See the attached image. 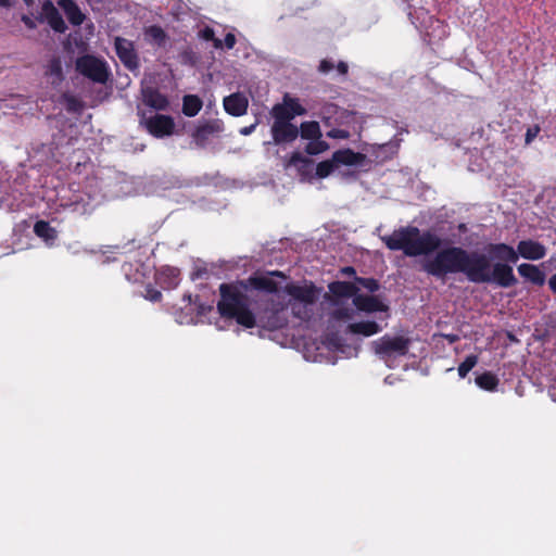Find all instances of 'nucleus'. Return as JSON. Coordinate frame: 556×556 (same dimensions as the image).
<instances>
[{"mask_svg":"<svg viewBox=\"0 0 556 556\" xmlns=\"http://www.w3.org/2000/svg\"><path fill=\"white\" fill-rule=\"evenodd\" d=\"M160 281L163 288H176L180 281V270L172 266L163 267L160 271Z\"/></svg>","mask_w":556,"mask_h":556,"instance_id":"nucleus-22","label":"nucleus"},{"mask_svg":"<svg viewBox=\"0 0 556 556\" xmlns=\"http://www.w3.org/2000/svg\"><path fill=\"white\" fill-rule=\"evenodd\" d=\"M488 251L494 258L504 261L507 264L517 263L519 257L539 261L545 257L547 252L543 243L532 239L520 240L517 244V250L507 243H490Z\"/></svg>","mask_w":556,"mask_h":556,"instance_id":"nucleus-4","label":"nucleus"},{"mask_svg":"<svg viewBox=\"0 0 556 556\" xmlns=\"http://www.w3.org/2000/svg\"><path fill=\"white\" fill-rule=\"evenodd\" d=\"M329 291L336 298H352L358 295V287L350 281H333L328 286Z\"/></svg>","mask_w":556,"mask_h":556,"instance_id":"nucleus-17","label":"nucleus"},{"mask_svg":"<svg viewBox=\"0 0 556 556\" xmlns=\"http://www.w3.org/2000/svg\"><path fill=\"white\" fill-rule=\"evenodd\" d=\"M336 68L334 62L331 59H323L318 65V72L320 74H328Z\"/></svg>","mask_w":556,"mask_h":556,"instance_id":"nucleus-40","label":"nucleus"},{"mask_svg":"<svg viewBox=\"0 0 556 556\" xmlns=\"http://www.w3.org/2000/svg\"><path fill=\"white\" fill-rule=\"evenodd\" d=\"M142 101L143 103L155 110V111H166L169 108L168 98L163 94L157 88L154 87H146L142 88Z\"/></svg>","mask_w":556,"mask_h":556,"instance_id":"nucleus-11","label":"nucleus"},{"mask_svg":"<svg viewBox=\"0 0 556 556\" xmlns=\"http://www.w3.org/2000/svg\"><path fill=\"white\" fill-rule=\"evenodd\" d=\"M255 127H256V124L243 127V128H241L240 134L248 136V135L252 134V131L255 129Z\"/></svg>","mask_w":556,"mask_h":556,"instance_id":"nucleus-49","label":"nucleus"},{"mask_svg":"<svg viewBox=\"0 0 556 556\" xmlns=\"http://www.w3.org/2000/svg\"><path fill=\"white\" fill-rule=\"evenodd\" d=\"M203 106L201 98L197 94H186L182 98V113L188 117L198 115Z\"/></svg>","mask_w":556,"mask_h":556,"instance_id":"nucleus-24","label":"nucleus"},{"mask_svg":"<svg viewBox=\"0 0 556 556\" xmlns=\"http://www.w3.org/2000/svg\"><path fill=\"white\" fill-rule=\"evenodd\" d=\"M64 8L66 17L74 26H79L85 20L84 13L77 5V2H56Z\"/></svg>","mask_w":556,"mask_h":556,"instance_id":"nucleus-25","label":"nucleus"},{"mask_svg":"<svg viewBox=\"0 0 556 556\" xmlns=\"http://www.w3.org/2000/svg\"><path fill=\"white\" fill-rule=\"evenodd\" d=\"M478 356L477 355H468L464 362H462L458 366V376L460 378H465L468 372L477 365Z\"/></svg>","mask_w":556,"mask_h":556,"instance_id":"nucleus-33","label":"nucleus"},{"mask_svg":"<svg viewBox=\"0 0 556 556\" xmlns=\"http://www.w3.org/2000/svg\"><path fill=\"white\" fill-rule=\"evenodd\" d=\"M381 240L389 250L402 251L408 257L435 252L432 258L424 262L422 269L437 279L465 273L467 250L456 245L441 249L442 239L431 230L421 231L416 226H402L391 235L383 236Z\"/></svg>","mask_w":556,"mask_h":556,"instance_id":"nucleus-1","label":"nucleus"},{"mask_svg":"<svg viewBox=\"0 0 556 556\" xmlns=\"http://www.w3.org/2000/svg\"><path fill=\"white\" fill-rule=\"evenodd\" d=\"M427 13L421 17L419 15L418 9L413 8L412 5L408 7V16L410 17L412 22L414 24L419 23L420 26H424L427 23Z\"/></svg>","mask_w":556,"mask_h":556,"instance_id":"nucleus-38","label":"nucleus"},{"mask_svg":"<svg viewBox=\"0 0 556 556\" xmlns=\"http://www.w3.org/2000/svg\"><path fill=\"white\" fill-rule=\"evenodd\" d=\"M271 136L276 144L290 143L299 137V128L292 123L274 122Z\"/></svg>","mask_w":556,"mask_h":556,"instance_id":"nucleus-10","label":"nucleus"},{"mask_svg":"<svg viewBox=\"0 0 556 556\" xmlns=\"http://www.w3.org/2000/svg\"><path fill=\"white\" fill-rule=\"evenodd\" d=\"M114 46L118 59L126 68L135 71L139 67L138 55L131 41L122 37H116Z\"/></svg>","mask_w":556,"mask_h":556,"instance_id":"nucleus-9","label":"nucleus"},{"mask_svg":"<svg viewBox=\"0 0 556 556\" xmlns=\"http://www.w3.org/2000/svg\"><path fill=\"white\" fill-rule=\"evenodd\" d=\"M549 290L556 294V274L552 275L548 279Z\"/></svg>","mask_w":556,"mask_h":556,"instance_id":"nucleus-48","label":"nucleus"},{"mask_svg":"<svg viewBox=\"0 0 556 556\" xmlns=\"http://www.w3.org/2000/svg\"><path fill=\"white\" fill-rule=\"evenodd\" d=\"M355 282L369 292H376L380 289V283L375 278L355 277Z\"/></svg>","mask_w":556,"mask_h":556,"instance_id":"nucleus-36","label":"nucleus"},{"mask_svg":"<svg viewBox=\"0 0 556 556\" xmlns=\"http://www.w3.org/2000/svg\"><path fill=\"white\" fill-rule=\"evenodd\" d=\"M507 337L510 341H518L511 332H508Z\"/></svg>","mask_w":556,"mask_h":556,"instance_id":"nucleus-54","label":"nucleus"},{"mask_svg":"<svg viewBox=\"0 0 556 556\" xmlns=\"http://www.w3.org/2000/svg\"><path fill=\"white\" fill-rule=\"evenodd\" d=\"M46 75L51 79L53 86H59L64 80L63 67L61 59L53 56L47 67Z\"/></svg>","mask_w":556,"mask_h":556,"instance_id":"nucleus-23","label":"nucleus"},{"mask_svg":"<svg viewBox=\"0 0 556 556\" xmlns=\"http://www.w3.org/2000/svg\"><path fill=\"white\" fill-rule=\"evenodd\" d=\"M249 102L240 92L232 93L224 99L225 111L232 116H242L247 113Z\"/></svg>","mask_w":556,"mask_h":556,"instance_id":"nucleus-14","label":"nucleus"},{"mask_svg":"<svg viewBox=\"0 0 556 556\" xmlns=\"http://www.w3.org/2000/svg\"><path fill=\"white\" fill-rule=\"evenodd\" d=\"M348 331L353 334H363L365 337L374 336L381 331V327L374 320L353 323L348 326Z\"/></svg>","mask_w":556,"mask_h":556,"instance_id":"nucleus-20","label":"nucleus"},{"mask_svg":"<svg viewBox=\"0 0 556 556\" xmlns=\"http://www.w3.org/2000/svg\"><path fill=\"white\" fill-rule=\"evenodd\" d=\"M182 301L186 302L187 304H191L193 302L192 294L191 293L184 294Z\"/></svg>","mask_w":556,"mask_h":556,"instance_id":"nucleus-50","label":"nucleus"},{"mask_svg":"<svg viewBox=\"0 0 556 556\" xmlns=\"http://www.w3.org/2000/svg\"><path fill=\"white\" fill-rule=\"evenodd\" d=\"M140 126L155 138H164L174 134L175 121L170 115L155 114L147 116L144 111H138Z\"/></svg>","mask_w":556,"mask_h":556,"instance_id":"nucleus-7","label":"nucleus"},{"mask_svg":"<svg viewBox=\"0 0 556 556\" xmlns=\"http://www.w3.org/2000/svg\"><path fill=\"white\" fill-rule=\"evenodd\" d=\"M34 232L46 242H53L58 238L56 230L46 220L36 222Z\"/></svg>","mask_w":556,"mask_h":556,"instance_id":"nucleus-26","label":"nucleus"},{"mask_svg":"<svg viewBox=\"0 0 556 556\" xmlns=\"http://www.w3.org/2000/svg\"><path fill=\"white\" fill-rule=\"evenodd\" d=\"M286 166L295 167L302 179H308L313 175L314 161L295 151L290 155Z\"/></svg>","mask_w":556,"mask_h":556,"instance_id":"nucleus-13","label":"nucleus"},{"mask_svg":"<svg viewBox=\"0 0 556 556\" xmlns=\"http://www.w3.org/2000/svg\"><path fill=\"white\" fill-rule=\"evenodd\" d=\"M465 277L472 283H495L501 288H510L518 283L513 267L504 261L491 265L485 254L468 251Z\"/></svg>","mask_w":556,"mask_h":556,"instance_id":"nucleus-2","label":"nucleus"},{"mask_svg":"<svg viewBox=\"0 0 556 556\" xmlns=\"http://www.w3.org/2000/svg\"><path fill=\"white\" fill-rule=\"evenodd\" d=\"M235 45H236L235 35L231 33L226 34L224 41H223V46H225L227 49L230 50L235 47Z\"/></svg>","mask_w":556,"mask_h":556,"instance_id":"nucleus-44","label":"nucleus"},{"mask_svg":"<svg viewBox=\"0 0 556 556\" xmlns=\"http://www.w3.org/2000/svg\"><path fill=\"white\" fill-rule=\"evenodd\" d=\"M463 228H465V225L460 224L459 229H463Z\"/></svg>","mask_w":556,"mask_h":556,"instance_id":"nucleus-56","label":"nucleus"},{"mask_svg":"<svg viewBox=\"0 0 556 556\" xmlns=\"http://www.w3.org/2000/svg\"><path fill=\"white\" fill-rule=\"evenodd\" d=\"M283 103L288 106L289 112L292 114V117L302 116L306 114V110L301 105L296 98H291L288 94L283 98Z\"/></svg>","mask_w":556,"mask_h":556,"instance_id":"nucleus-30","label":"nucleus"},{"mask_svg":"<svg viewBox=\"0 0 556 556\" xmlns=\"http://www.w3.org/2000/svg\"><path fill=\"white\" fill-rule=\"evenodd\" d=\"M299 135L307 140L319 139L321 138L320 126L315 121L303 122L299 128Z\"/></svg>","mask_w":556,"mask_h":556,"instance_id":"nucleus-28","label":"nucleus"},{"mask_svg":"<svg viewBox=\"0 0 556 556\" xmlns=\"http://www.w3.org/2000/svg\"><path fill=\"white\" fill-rule=\"evenodd\" d=\"M12 3H13V2H7V1H3V2H0V5L5 7V8H9V7H11V4H12Z\"/></svg>","mask_w":556,"mask_h":556,"instance_id":"nucleus-55","label":"nucleus"},{"mask_svg":"<svg viewBox=\"0 0 556 556\" xmlns=\"http://www.w3.org/2000/svg\"><path fill=\"white\" fill-rule=\"evenodd\" d=\"M332 317L336 320H348L353 317V311L349 307H339L332 312Z\"/></svg>","mask_w":556,"mask_h":556,"instance_id":"nucleus-37","label":"nucleus"},{"mask_svg":"<svg viewBox=\"0 0 556 556\" xmlns=\"http://www.w3.org/2000/svg\"><path fill=\"white\" fill-rule=\"evenodd\" d=\"M334 167L336 162L332 159L321 161L317 164L315 174L318 178H326L334 170Z\"/></svg>","mask_w":556,"mask_h":556,"instance_id":"nucleus-34","label":"nucleus"},{"mask_svg":"<svg viewBox=\"0 0 556 556\" xmlns=\"http://www.w3.org/2000/svg\"><path fill=\"white\" fill-rule=\"evenodd\" d=\"M76 103H77L76 99L72 97V98L68 100V106H70V109H74V105H75Z\"/></svg>","mask_w":556,"mask_h":556,"instance_id":"nucleus-53","label":"nucleus"},{"mask_svg":"<svg viewBox=\"0 0 556 556\" xmlns=\"http://www.w3.org/2000/svg\"><path fill=\"white\" fill-rule=\"evenodd\" d=\"M146 35L156 42L159 46H163L166 40V33L161 26L152 25L146 29Z\"/></svg>","mask_w":556,"mask_h":556,"instance_id":"nucleus-31","label":"nucleus"},{"mask_svg":"<svg viewBox=\"0 0 556 556\" xmlns=\"http://www.w3.org/2000/svg\"><path fill=\"white\" fill-rule=\"evenodd\" d=\"M248 282L255 290L265 291L267 293L278 292V283L269 276H251Z\"/></svg>","mask_w":556,"mask_h":556,"instance_id":"nucleus-19","label":"nucleus"},{"mask_svg":"<svg viewBox=\"0 0 556 556\" xmlns=\"http://www.w3.org/2000/svg\"><path fill=\"white\" fill-rule=\"evenodd\" d=\"M42 10L48 13L49 25L58 33L66 29L65 22L58 10L53 7V2H42Z\"/></svg>","mask_w":556,"mask_h":556,"instance_id":"nucleus-21","label":"nucleus"},{"mask_svg":"<svg viewBox=\"0 0 556 556\" xmlns=\"http://www.w3.org/2000/svg\"><path fill=\"white\" fill-rule=\"evenodd\" d=\"M247 285L222 283L219 286L220 299L217 302V311L224 318L235 319L240 326L253 328L256 325L255 315L250 309V299L247 295Z\"/></svg>","mask_w":556,"mask_h":556,"instance_id":"nucleus-3","label":"nucleus"},{"mask_svg":"<svg viewBox=\"0 0 556 556\" xmlns=\"http://www.w3.org/2000/svg\"><path fill=\"white\" fill-rule=\"evenodd\" d=\"M518 274L534 286L542 287L546 281V275L539 266L530 263H522L517 268Z\"/></svg>","mask_w":556,"mask_h":556,"instance_id":"nucleus-16","label":"nucleus"},{"mask_svg":"<svg viewBox=\"0 0 556 556\" xmlns=\"http://www.w3.org/2000/svg\"><path fill=\"white\" fill-rule=\"evenodd\" d=\"M37 20H38L39 22H42V17H41V16H40V17H37V18H33V17H30V16H28V15H25V14H24V15H22V22H23V23L25 24V26H26L27 28H29V29H34V28H36V26H37V25H36V21H37Z\"/></svg>","mask_w":556,"mask_h":556,"instance_id":"nucleus-42","label":"nucleus"},{"mask_svg":"<svg viewBox=\"0 0 556 556\" xmlns=\"http://www.w3.org/2000/svg\"><path fill=\"white\" fill-rule=\"evenodd\" d=\"M442 337L450 343H456L459 341V336L456 333H443Z\"/></svg>","mask_w":556,"mask_h":556,"instance_id":"nucleus-46","label":"nucleus"},{"mask_svg":"<svg viewBox=\"0 0 556 556\" xmlns=\"http://www.w3.org/2000/svg\"><path fill=\"white\" fill-rule=\"evenodd\" d=\"M412 339L407 336L384 334L372 342L375 354L386 363L391 358L404 357L408 354Z\"/></svg>","mask_w":556,"mask_h":556,"instance_id":"nucleus-5","label":"nucleus"},{"mask_svg":"<svg viewBox=\"0 0 556 556\" xmlns=\"http://www.w3.org/2000/svg\"><path fill=\"white\" fill-rule=\"evenodd\" d=\"M271 276H276V277H281V278H285V274L280 270H274L271 273H269Z\"/></svg>","mask_w":556,"mask_h":556,"instance_id":"nucleus-52","label":"nucleus"},{"mask_svg":"<svg viewBox=\"0 0 556 556\" xmlns=\"http://www.w3.org/2000/svg\"><path fill=\"white\" fill-rule=\"evenodd\" d=\"M144 298L151 302H160L162 300V293L152 286H148Z\"/></svg>","mask_w":556,"mask_h":556,"instance_id":"nucleus-39","label":"nucleus"},{"mask_svg":"<svg viewBox=\"0 0 556 556\" xmlns=\"http://www.w3.org/2000/svg\"><path fill=\"white\" fill-rule=\"evenodd\" d=\"M75 68L79 74L97 84H105L111 75L108 63L92 54L78 56Z\"/></svg>","mask_w":556,"mask_h":556,"instance_id":"nucleus-6","label":"nucleus"},{"mask_svg":"<svg viewBox=\"0 0 556 556\" xmlns=\"http://www.w3.org/2000/svg\"><path fill=\"white\" fill-rule=\"evenodd\" d=\"M199 36L205 41H212L215 49L223 48V41L215 37V31L212 27L205 26L199 31Z\"/></svg>","mask_w":556,"mask_h":556,"instance_id":"nucleus-35","label":"nucleus"},{"mask_svg":"<svg viewBox=\"0 0 556 556\" xmlns=\"http://www.w3.org/2000/svg\"><path fill=\"white\" fill-rule=\"evenodd\" d=\"M199 300H200V298H199V295H197V296H195V300H194V303H195V304H198V307H199V309H200V313H203L205 308H204L203 304L198 303V302H199Z\"/></svg>","mask_w":556,"mask_h":556,"instance_id":"nucleus-51","label":"nucleus"},{"mask_svg":"<svg viewBox=\"0 0 556 556\" xmlns=\"http://www.w3.org/2000/svg\"><path fill=\"white\" fill-rule=\"evenodd\" d=\"M224 130V124L220 119H207L200 122L193 129L191 137L197 147L205 148L208 140Z\"/></svg>","mask_w":556,"mask_h":556,"instance_id":"nucleus-8","label":"nucleus"},{"mask_svg":"<svg viewBox=\"0 0 556 556\" xmlns=\"http://www.w3.org/2000/svg\"><path fill=\"white\" fill-rule=\"evenodd\" d=\"M336 70L338 72L339 75L341 76H345L348 75L349 73V65L346 62L344 61H339L336 65Z\"/></svg>","mask_w":556,"mask_h":556,"instance_id":"nucleus-45","label":"nucleus"},{"mask_svg":"<svg viewBox=\"0 0 556 556\" xmlns=\"http://www.w3.org/2000/svg\"><path fill=\"white\" fill-rule=\"evenodd\" d=\"M330 138H339V139H348L349 138V131L344 129H331L327 134Z\"/></svg>","mask_w":556,"mask_h":556,"instance_id":"nucleus-43","label":"nucleus"},{"mask_svg":"<svg viewBox=\"0 0 556 556\" xmlns=\"http://www.w3.org/2000/svg\"><path fill=\"white\" fill-rule=\"evenodd\" d=\"M500 380L497 376L491 371H484L476 377V384L485 391L493 392L497 389Z\"/></svg>","mask_w":556,"mask_h":556,"instance_id":"nucleus-27","label":"nucleus"},{"mask_svg":"<svg viewBox=\"0 0 556 556\" xmlns=\"http://www.w3.org/2000/svg\"><path fill=\"white\" fill-rule=\"evenodd\" d=\"M365 159V155L359 152H354L351 149H341L332 154V160L336 165H357L361 164Z\"/></svg>","mask_w":556,"mask_h":556,"instance_id":"nucleus-18","label":"nucleus"},{"mask_svg":"<svg viewBox=\"0 0 556 556\" xmlns=\"http://www.w3.org/2000/svg\"><path fill=\"white\" fill-rule=\"evenodd\" d=\"M270 113L274 117V122L291 123L293 119L292 114L289 112L288 106L285 103L275 104Z\"/></svg>","mask_w":556,"mask_h":556,"instance_id":"nucleus-29","label":"nucleus"},{"mask_svg":"<svg viewBox=\"0 0 556 556\" xmlns=\"http://www.w3.org/2000/svg\"><path fill=\"white\" fill-rule=\"evenodd\" d=\"M329 144L319 139L309 140L305 147V152L309 155H317L328 150Z\"/></svg>","mask_w":556,"mask_h":556,"instance_id":"nucleus-32","label":"nucleus"},{"mask_svg":"<svg viewBox=\"0 0 556 556\" xmlns=\"http://www.w3.org/2000/svg\"><path fill=\"white\" fill-rule=\"evenodd\" d=\"M341 273H342L343 275H345V276H349V277H352V276H353L354 278H355V277H357V276H356V270H355V268H354V267H352V266H345V267L341 268Z\"/></svg>","mask_w":556,"mask_h":556,"instance_id":"nucleus-47","label":"nucleus"},{"mask_svg":"<svg viewBox=\"0 0 556 556\" xmlns=\"http://www.w3.org/2000/svg\"><path fill=\"white\" fill-rule=\"evenodd\" d=\"M541 128L539 125H534L532 127H529L527 129V132H526V138H525V141L527 144L531 143L535 138L536 136L539 135Z\"/></svg>","mask_w":556,"mask_h":556,"instance_id":"nucleus-41","label":"nucleus"},{"mask_svg":"<svg viewBox=\"0 0 556 556\" xmlns=\"http://www.w3.org/2000/svg\"><path fill=\"white\" fill-rule=\"evenodd\" d=\"M357 309L365 313L388 312L389 306L384 304L377 295L358 294L353 299Z\"/></svg>","mask_w":556,"mask_h":556,"instance_id":"nucleus-12","label":"nucleus"},{"mask_svg":"<svg viewBox=\"0 0 556 556\" xmlns=\"http://www.w3.org/2000/svg\"><path fill=\"white\" fill-rule=\"evenodd\" d=\"M285 291L293 299L305 304H313L316 301V290L313 285L298 286L294 283H289L286 286Z\"/></svg>","mask_w":556,"mask_h":556,"instance_id":"nucleus-15","label":"nucleus"}]
</instances>
